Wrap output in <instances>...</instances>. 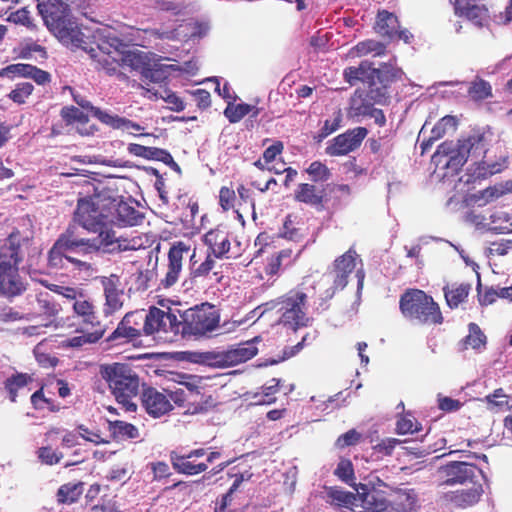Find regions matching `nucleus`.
<instances>
[{"label":"nucleus","mask_w":512,"mask_h":512,"mask_svg":"<svg viewBox=\"0 0 512 512\" xmlns=\"http://www.w3.org/2000/svg\"><path fill=\"white\" fill-rule=\"evenodd\" d=\"M236 200L235 191L228 187H222L219 192V204L224 211H229L234 208Z\"/></svg>","instance_id":"338daca9"},{"label":"nucleus","mask_w":512,"mask_h":512,"mask_svg":"<svg viewBox=\"0 0 512 512\" xmlns=\"http://www.w3.org/2000/svg\"><path fill=\"white\" fill-rule=\"evenodd\" d=\"M111 201H113V204L109 206L111 207L112 223L127 227L137 226L143 221L144 215L133 205L112 197Z\"/></svg>","instance_id":"4be33fe9"},{"label":"nucleus","mask_w":512,"mask_h":512,"mask_svg":"<svg viewBox=\"0 0 512 512\" xmlns=\"http://www.w3.org/2000/svg\"><path fill=\"white\" fill-rule=\"evenodd\" d=\"M450 2L457 16L466 18L477 27L489 25L491 15L485 5L475 4L473 0H450Z\"/></svg>","instance_id":"aec40b11"},{"label":"nucleus","mask_w":512,"mask_h":512,"mask_svg":"<svg viewBox=\"0 0 512 512\" xmlns=\"http://www.w3.org/2000/svg\"><path fill=\"white\" fill-rule=\"evenodd\" d=\"M204 244L208 247L209 253L215 258H229L227 253L230 250L228 233L220 228L209 230L203 237Z\"/></svg>","instance_id":"393cba45"},{"label":"nucleus","mask_w":512,"mask_h":512,"mask_svg":"<svg viewBox=\"0 0 512 512\" xmlns=\"http://www.w3.org/2000/svg\"><path fill=\"white\" fill-rule=\"evenodd\" d=\"M334 475L348 485H354L355 473L350 459L341 458L334 470Z\"/></svg>","instance_id":"8fccbe9b"},{"label":"nucleus","mask_w":512,"mask_h":512,"mask_svg":"<svg viewBox=\"0 0 512 512\" xmlns=\"http://www.w3.org/2000/svg\"><path fill=\"white\" fill-rule=\"evenodd\" d=\"M38 458L42 463L46 465H54L60 462L63 458V454L61 452L54 451L51 447L45 446L41 447L38 450Z\"/></svg>","instance_id":"69168bd1"},{"label":"nucleus","mask_w":512,"mask_h":512,"mask_svg":"<svg viewBox=\"0 0 512 512\" xmlns=\"http://www.w3.org/2000/svg\"><path fill=\"white\" fill-rule=\"evenodd\" d=\"M61 117L67 124L75 122L84 123L87 121V116L79 108L74 106H65L61 109Z\"/></svg>","instance_id":"052dcab7"},{"label":"nucleus","mask_w":512,"mask_h":512,"mask_svg":"<svg viewBox=\"0 0 512 512\" xmlns=\"http://www.w3.org/2000/svg\"><path fill=\"white\" fill-rule=\"evenodd\" d=\"M422 430L421 423L408 411L397 416L396 433L399 435L413 434Z\"/></svg>","instance_id":"c03bdc74"},{"label":"nucleus","mask_w":512,"mask_h":512,"mask_svg":"<svg viewBox=\"0 0 512 512\" xmlns=\"http://www.w3.org/2000/svg\"><path fill=\"white\" fill-rule=\"evenodd\" d=\"M109 430L115 438L119 439H134L139 436L137 427L125 421L109 422Z\"/></svg>","instance_id":"49530a36"},{"label":"nucleus","mask_w":512,"mask_h":512,"mask_svg":"<svg viewBox=\"0 0 512 512\" xmlns=\"http://www.w3.org/2000/svg\"><path fill=\"white\" fill-rule=\"evenodd\" d=\"M180 335L206 336L219 326L220 318L214 306L203 303L186 310L182 314Z\"/></svg>","instance_id":"6e6552de"},{"label":"nucleus","mask_w":512,"mask_h":512,"mask_svg":"<svg viewBox=\"0 0 512 512\" xmlns=\"http://www.w3.org/2000/svg\"><path fill=\"white\" fill-rule=\"evenodd\" d=\"M34 86L29 82L16 84V87L8 94V98L16 104H24L32 94Z\"/></svg>","instance_id":"864d4df0"},{"label":"nucleus","mask_w":512,"mask_h":512,"mask_svg":"<svg viewBox=\"0 0 512 512\" xmlns=\"http://www.w3.org/2000/svg\"><path fill=\"white\" fill-rule=\"evenodd\" d=\"M399 309L404 318L422 325H440L444 321L439 304L421 289H406L400 296Z\"/></svg>","instance_id":"0eeeda50"},{"label":"nucleus","mask_w":512,"mask_h":512,"mask_svg":"<svg viewBox=\"0 0 512 512\" xmlns=\"http://www.w3.org/2000/svg\"><path fill=\"white\" fill-rule=\"evenodd\" d=\"M100 375L116 401L127 411H136L137 405L132 400L139 392L140 381L137 374L126 364L113 363L101 365Z\"/></svg>","instance_id":"423d86ee"},{"label":"nucleus","mask_w":512,"mask_h":512,"mask_svg":"<svg viewBox=\"0 0 512 512\" xmlns=\"http://www.w3.org/2000/svg\"><path fill=\"white\" fill-rule=\"evenodd\" d=\"M294 200L314 207L318 210L324 207L326 202L325 189L315 183H300L294 191Z\"/></svg>","instance_id":"5701e85b"},{"label":"nucleus","mask_w":512,"mask_h":512,"mask_svg":"<svg viewBox=\"0 0 512 512\" xmlns=\"http://www.w3.org/2000/svg\"><path fill=\"white\" fill-rule=\"evenodd\" d=\"M36 302L39 315L45 317L49 322H52L62 310L61 305L48 292L39 293L36 297Z\"/></svg>","instance_id":"2f4dec72"},{"label":"nucleus","mask_w":512,"mask_h":512,"mask_svg":"<svg viewBox=\"0 0 512 512\" xmlns=\"http://www.w3.org/2000/svg\"><path fill=\"white\" fill-rule=\"evenodd\" d=\"M195 257L196 253L194 249L192 255L190 256V274L192 278L207 277L215 267V257L211 254H207L205 260L200 264H197Z\"/></svg>","instance_id":"a18cd8bd"},{"label":"nucleus","mask_w":512,"mask_h":512,"mask_svg":"<svg viewBox=\"0 0 512 512\" xmlns=\"http://www.w3.org/2000/svg\"><path fill=\"white\" fill-rule=\"evenodd\" d=\"M100 282L105 296L104 314L106 316L112 315L121 310L124 304V290L120 277L111 274L108 277H102Z\"/></svg>","instance_id":"6ab92c4d"},{"label":"nucleus","mask_w":512,"mask_h":512,"mask_svg":"<svg viewBox=\"0 0 512 512\" xmlns=\"http://www.w3.org/2000/svg\"><path fill=\"white\" fill-rule=\"evenodd\" d=\"M146 320V313L143 310L131 311L125 314L122 321L128 326L141 330V336L144 335V323Z\"/></svg>","instance_id":"5fc2aeb1"},{"label":"nucleus","mask_w":512,"mask_h":512,"mask_svg":"<svg viewBox=\"0 0 512 512\" xmlns=\"http://www.w3.org/2000/svg\"><path fill=\"white\" fill-rule=\"evenodd\" d=\"M367 135L368 130L365 127L348 129L328 142L325 153L331 157L345 156L357 150Z\"/></svg>","instance_id":"ddd939ff"},{"label":"nucleus","mask_w":512,"mask_h":512,"mask_svg":"<svg viewBox=\"0 0 512 512\" xmlns=\"http://www.w3.org/2000/svg\"><path fill=\"white\" fill-rule=\"evenodd\" d=\"M40 255L33 245V238L23 236L17 229L12 231L0 246V295L9 300L21 296L28 283L20 275L19 265L30 254Z\"/></svg>","instance_id":"f257e3e1"},{"label":"nucleus","mask_w":512,"mask_h":512,"mask_svg":"<svg viewBox=\"0 0 512 512\" xmlns=\"http://www.w3.org/2000/svg\"><path fill=\"white\" fill-rule=\"evenodd\" d=\"M189 251L190 246L182 241H178L170 247L166 272L158 284L159 290H168L178 282L182 272L184 254H187Z\"/></svg>","instance_id":"2eb2a0df"},{"label":"nucleus","mask_w":512,"mask_h":512,"mask_svg":"<svg viewBox=\"0 0 512 512\" xmlns=\"http://www.w3.org/2000/svg\"><path fill=\"white\" fill-rule=\"evenodd\" d=\"M205 455L206 450L204 448L193 449L185 454L172 451L170 461L174 470L178 473L193 476L208 469V464L205 461L198 460Z\"/></svg>","instance_id":"dca6fc26"},{"label":"nucleus","mask_w":512,"mask_h":512,"mask_svg":"<svg viewBox=\"0 0 512 512\" xmlns=\"http://www.w3.org/2000/svg\"><path fill=\"white\" fill-rule=\"evenodd\" d=\"M84 483H65L61 485L56 493V500L59 505H72L80 499L83 494Z\"/></svg>","instance_id":"473e14b6"},{"label":"nucleus","mask_w":512,"mask_h":512,"mask_svg":"<svg viewBox=\"0 0 512 512\" xmlns=\"http://www.w3.org/2000/svg\"><path fill=\"white\" fill-rule=\"evenodd\" d=\"M327 497L331 504L338 507H350L354 504L356 497L352 492L344 491L338 487H330Z\"/></svg>","instance_id":"09e8293b"},{"label":"nucleus","mask_w":512,"mask_h":512,"mask_svg":"<svg viewBox=\"0 0 512 512\" xmlns=\"http://www.w3.org/2000/svg\"><path fill=\"white\" fill-rule=\"evenodd\" d=\"M374 102L369 93L363 89H356L349 99L347 117L353 120L367 117Z\"/></svg>","instance_id":"a878e982"},{"label":"nucleus","mask_w":512,"mask_h":512,"mask_svg":"<svg viewBox=\"0 0 512 512\" xmlns=\"http://www.w3.org/2000/svg\"><path fill=\"white\" fill-rule=\"evenodd\" d=\"M34 355L37 363L43 368H54L58 365L59 359L41 350V345L34 348Z\"/></svg>","instance_id":"0e129e2a"},{"label":"nucleus","mask_w":512,"mask_h":512,"mask_svg":"<svg viewBox=\"0 0 512 512\" xmlns=\"http://www.w3.org/2000/svg\"><path fill=\"white\" fill-rule=\"evenodd\" d=\"M306 172L315 184L328 181L332 175L330 169L321 161H313Z\"/></svg>","instance_id":"603ef678"},{"label":"nucleus","mask_w":512,"mask_h":512,"mask_svg":"<svg viewBox=\"0 0 512 512\" xmlns=\"http://www.w3.org/2000/svg\"><path fill=\"white\" fill-rule=\"evenodd\" d=\"M76 332L80 333L81 335L69 338L67 341V345L69 347L79 348L86 344L97 343L105 334L104 332H100L98 330L82 329L81 327H77Z\"/></svg>","instance_id":"37998d69"},{"label":"nucleus","mask_w":512,"mask_h":512,"mask_svg":"<svg viewBox=\"0 0 512 512\" xmlns=\"http://www.w3.org/2000/svg\"><path fill=\"white\" fill-rule=\"evenodd\" d=\"M72 309L78 327L106 332V327L100 320L95 305L86 296L73 302Z\"/></svg>","instance_id":"f3484780"},{"label":"nucleus","mask_w":512,"mask_h":512,"mask_svg":"<svg viewBox=\"0 0 512 512\" xmlns=\"http://www.w3.org/2000/svg\"><path fill=\"white\" fill-rule=\"evenodd\" d=\"M140 337L141 330H136L121 320L116 329L107 337V342L115 345H124L129 342H134Z\"/></svg>","instance_id":"72a5a7b5"},{"label":"nucleus","mask_w":512,"mask_h":512,"mask_svg":"<svg viewBox=\"0 0 512 512\" xmlns=\"http://www.w3.org/2000/svg\"><path fill=\"white\" fill-rule=\"evenodd\" d=\"M472 290L469 282H452L443 287L444 298L450 309H457L465 303Z\"/></svg>","instance_id":"cd10ccee"},{"label":"nucleus","mask_w":512,"mask_h":512,"mask_svg":"<svg viewBox=\"0 0 512 512\" xmlns=\"http://www.w3.org/2000/svg\"><path fill=\"white\" fill-rule=\"evenodd\" d=\"M362 439L361 433H359L356 429H350L347 432L341 434L336 442L335 446L338 449H344L349 446H354L360 442Z\"/></svg>","instance_id":"bf43d9fd"},{"label":"nucleus","mask_w":512,"mask_h":512,"mask_svg":"<svg viewBox=\"0 0 512 512\" xmlns=\"http://www.w3.org/2000/svg\"><path fill=\"white\" fill-rule=\"evenodd\" d=\"M140 399L145 411L154 418L161 417L173 409L170 398L154 387L143 388Z\"/></svg>","instance_id":"412c9836"},{"label":"nucleus","mask_w":512,"mask_h":512,"mask_svg":"<svg viewBox=\"0 0 512 512\" xmlns=\"http://www.w3.org/2000/svg\"><path fill=\"white\" fill-rule=\"evenodd\" d=\"M280 380L272 378L267 385L262 387V399L258 404H272L276 401L275 394L279 391Z\"/></svg>","instance_id":"13d9d810"},{"label":"nucleus","mask_w":512,"mask_h":512,"mask_svg":"<svg viewBox=\"0 0 512 512\" xmlns=\"http://www.w3.org/2000/svg\"><path fill=\"white\" fill-rule=\"evenodd\" d=\"M373 70L372 64L368 61H362L359 66H350L344 69L343 76L347 83L351 86L357 82H372L371 71Z\"/></svg>","instance_id":"f704fd0d"},{"label":"nucleus","mask_w":512,"mask_h":512,"mask_svg":"<svg viewBox=\"0 0 512 512\" xmlns=\"http://www.w3.org/2000/svg\"><path fill=\"white\" fill-rule=\"evenodd\" d=\"M257 342L258 337H255L251 340L231 346L227 350L207 352L205 359L214 367H232L255 357L258 353Z\"/></svg>","instance_id":"9d476101"},{"label":"nucleus","mask_w":512,"mask_h":512,"mask_svg":"<svg viewBox=\"0 0 512 512\" xmlns=\"http://www.w3.org/2000/svg\"><path fill=\"white\" fill-rule=\"evenodd\" d=\"M399 21L395 14L387 10L379 11L376 18L375 29L381 36L394 38L398 33Z\"/></svg>","instance_id":"c756f323"},{"label":"nucleus","mask_w":512,"mask_h":512,"mask_svg":"<svg viewBox=\"0 0 512 512\" xmlns=\"http://www.w3.org/2000/svg\"><path fill=\"white\" fill-rule=\"evenodd\" d=\"M32 381L33 377L28 373L16 372L8 377L4 382V389L8 393L9 400L15 403L17 401L18 391Z\"/></svg>","instance_id":"c9c22d12"},{"label":"nucleus","mask_w":512,"mask_h":512,"mask_svg":"<svg viewBox=\"0 0 512 512\" xmlns=\"http://www.w3.org/2000/svg\"><path fill=\"white\" fill-rule=\"evenodd\" d=\"M305 295L300 289H291L282 295L279 324L297 331L312 325L314 319L308 315Z\"/></svg>","instance_id":"1a4fd4ad"},{"label":"nucleus","mask_w":512,"mask_h":512,"mask_svg":"<svg viewBox=\"0 0 512 512\" xmlns=\"http://www.w3.org/2000/svg\"><path fill=\"white\" fill-rule=\"evenodd\" d=\"M476 472H481L477 466L466 462L452 461L437 470L438 486H453L473 482Z\"/></svg>","instance_id":"f8f14e48"},{"label":"nucleus","mask_w":512,"mask_h":512,"mask_svg":"<svg viewBox=\"0 0 512 512\" xmlns=\"http://www.w3.org/2000/svg\"><path fill=\"white\" fill-rule=\"evenodd\" d=\"M487 140L485 133L473 131L466 138L444 141L432 155L431 161L438 169L445 170L444 176L457 174L467 162L470 155L477 157L486 154Z\"/></svg>","instance_id":"20e7f679"},{"label":"nucleus","mask_w":512,"mask_h":512,"mask_svg":"<svg viewBox=\"0 0 512 512\" xmlns=\"http://www.w3.org/2000/svg\"><path fill=\"white\" fill-rule=\"evenodd\" d=\"M354 49L359 55H366L371 52H375L376 55H382L385 53L386 47L381 42L374 40H366L359 42Z\"/></svg>","instance_id":"4d7b16f0"},{"label":"nucleus","mask_w":512,"mask_h":512,"mask_svg":"<svg viewBox=\"0 0 512 512\" xmlns=\"http://www.w3.org/2000/svg\"><path fill=\"white\" fill-rule=\"evenodd\" d=\"M467 95L474 102H482L493 97L492 86L488 81L477 76L469 83Z\"/></svg>","instance_id":"e433bc0d"},{"label":"nucleus","mask_w":512,"mask_h":512,"mask_svg":"<svg viewBox=\"0 0 512 512\" xmlns=\"http://www.w3.org/2000/svg\"><path fill=\"white\" fill-rule=\"evenodd\" d=\"M116 52L119 51L115 50L112 53L101 52V54L97 56V62L100 66V69H102L106 74L117 75L118 77H121L124 76V73L121 72V59L116 55Z\"/></svg>","instance_id":"ea45409f"},{"label":"nucleus","mask_w":512,"mask_h":512,"mask_svg":"<svg viewBox=\"0 0 512 512\" xmlns=\"http://www.w3.org/2000/svg\"><path fill=\"white\" fill-rule=\"evenodd\" d=\"M342 123V112L338 109L334 114L333 120H325L324 125L319 131L318 141L328 137L333 132L337 131L341 127Z\"/></svg>","instance_id":"6e6d98bb"},{"label":"nucleus","mask_w":512,"mask_h":512,"mask_svg":"<svg viewBox=\"0 0 512 512\" xmlns=\"http://www.w3.org/2000/svg\"><path fill=\"white\" fill-rule=\"evenodd\" d=\"M508 166L506 157H501L497 161L488 163L487 161H478L472 164L467 169L468 180L467 182H476L484 180L492 175L502 172Z\"/></svg>","instance_id":"b1692460"},{"label":"nucleus","mask_w":512,"mask_h":512,"mask_svg":"<svg viewBox=\"0 0 512 512\" xmlns=\"http://www.w3.org/2000/svg\"><path fill=\"white\" fill-rule=\"evenodd\" d=\"M469 334L461 341V350H479L486 345V336L476 323L468 325Z\"/></svg>","instance_id":"a19ab883"},{"label":"nucleus","mask_w":512,"mask_h":512,"mask_svg":"<svg viewBox=\"0 0 512 512\" xmlns=\"http://www.w3.org/2000/svg\"><path fill=\"white\" fill-rule=\"evenodd\" d=\"M300 290L305 295L306 303H311L312 311L316 314H322L330 308V300L337 292L325 278H321L311 285L302 286Z\"/></svg>","instance_id":"4468645a"},{"label":"nucleus","mask_w":512,"mask_h":512,"mask_svg":"<svg viewBox=\"0 0 512 512\" xmlns=\"http://www.w3.org/2000/svg\"><path fill=\"white\" fill-rule=\"evenodd\" d=\"M403 74L402 69L390 64H383L379 68H373L370 76H372V81L377 78L386 87L390 83L401 80Z\"/></svg>","instance_id":"4c0bfd02"},{"label":"nucleus","mask_w":512,"mask_h":512,"mask_svg":"<svg viewBox=\"0 0 512 512\" xmlns=\"http://www.w3.org/2000/svg\"><path fill=\"white\" fill-rule=\"evenodd\" d=\"M459 119L453 115H445L438 120L431 132L436 138L441 139L449 133L456 131Z\"/></svg>","instance_id":"de8ad7c7"},{"label":"nucleus","mask_w":512,"mask_h":512,"mask_svg":"<svg viewBox=\"0 0 512 512\" xmlns=\"http://www.w3.org/2000/svg\"><path fill=\"white\" fill-rule=\"evenodd\" d=\"M7 21L8 22H12V23L17 24V25H23V26H25L27 28H31L33 26V22H32V19H31L30 12L25 7L21 8V9H18L15 12H12L7 17Z\"/></svg>","instance_id":"e2e57ef3"},{"label":"nucleus","mask_w":512,"mask_h":512,"mask_svg":"<svg viewBox=\"0 0 512 512\" xmlns=\"http://www.w3.org/2000/svg\"><path fill=\"white\" fill-rule=\"evenodd\" d=\"M103 250L110 252L114 249H107L100 239L82 237L77 224H70L61 233L48 251V265L53 269H63L67 263H71L78 269L88 268L89 264L69 255V252H81L91 254Z\"/></svg>","instance_id":"7ed1b4c3"},{"label":"nucleus","mask_w":512,"mask_h":512,"mask_svg":"<svg viewBox=\"0 0 512 512\" xmlns=\"http://www.w3.org/2000/svg\"><path fill=\"white\" fill-rule=\"evenodd\" d=\"M30 64L16 63L10 64L0 70V77L14 78L15 76L27 77Z\"/></svg>","instance_id":"680f3d73"},{"label":"nucleus","mask_w":512,"mask_h":512,"mask_svg":"<svg viewBox=\"0 0 512 512\" xmlns=\"http://www.w3.org/2000/svg\"><path fill=\"white\" fill-rule=\"evenodd\" d=\"M48 29L65 45L87 50L88 42L71 17L68 0H46L37 4Z\"/></svg>","instance_id":"39448f33"},{"label":"nucleus","mask_w":512,"mask_h":512,"mask_svg":"<svg viewBox=\"0 0 512 512\" xmlns=\"http://www.w3.org/2000/svg\"><path fill=\"white\" fill-rule=\"evenodd\" d=\"M181 327V321L170 307H167V310H163L156 306H151L146 313L144 335L170 334L172 337H176L180 335Z\"/></svg>","instance_id":"9b49d317"},{"label":"nucleus","mask_w":512,"mask_h":512,"mask_svg":"<svg viewBox=\"0 0 512 512\" xmlns=\"http://www.w3.org/2000/svg\"><path fill=\"white\" fill-rule=\"evenodd\" d=\"M31 404L35 410L48 409L50 412H58L61 407L52 399L45 397L44 389L41 387L31 395Z\"/></svg>","instance_id":"3c124183"},{"label":"nucleus","mask_w":512,"mask_h":512,"mask_svg":"<svg viewBox=\"0 0 512 512\" xmlns=\"http://www.w3.org/2000/svg\"><path fill=\"white\" fill-rule=\"evenodd\" d=\"M27 319L24 314L16 311L13 307L8 305L0 306V322L10 323Z\"/></svg>","instance_id":"774afa93"},{"label":"nucleus","mask_w":512,"mask_h":512,"mask_svg":"<svg viewBox=\"0 0 512 512\" xmlns=\"http://www.w3.org/2000/svg\"><path fill=\"white\" fill-rule=\"evenodd\" d=\"M483 488L481 484L474 485L472 488L458 490L452 492L449 495V500L459 507L472 506L480 500L483 494Z\"/></svg>","instance_id":"7c9ffc66"},{"label":"nucleus","mask_w":512,"mask_h":512,"mask_svg":"<svg viewBox=\"0 0 512 512\" xmlns=\"http://www.w3.org/2000/svg\"><path fill=\"white\" fill-rule=\"evenodd\" d=\"M363 506L369 512H388L389 499L380 491L373 490L364 494Z\"/></svg>","instance_id":"79ce46f5"},{"label":"nucleus","mask_w":512,"mask_h":512,"mask_svg":"<svg viewBox=\"0 0 512 512\" xmlns=\"http://www.w3.org/2000/svg\"><path fill=\"white\" fill-rule=\"evenodd\" d=\"M418 503V494L414 489H399L389 498L388 512H413Z\"/></svg>","instance_id":"bb28decb"},{"label":"nucleus","mask_w":512,"mask_h":512,"mask_svg":"<svg viewBox=\"0 0 512 512\" xmlns=\"http://www.w3.org/2000/svg\"><path fill=\"white\" fill-rule=\"evenodd\" d=\"M110 204H113V201L107 193H95L79 198L73 214V222L88 232L97 234L95 238L100 239L107 249L115 243V232L111 228Z\"/></svg>","instance_id":"f03ea898"},{"label":"nucleus","mask_w":512,"mask_h":512,"mask_svg":"<svg viewBox=\"0 0 512 512\" xmlns=\"http://www.w3.org/2000/svg\"><path fill=\"white\" fill-rule=\"evenodd\" d=\"M96 115L98 116V120L101 123L106 124V125L112 127L113 129L127 130L133 135H136V134L132 131L138 132V131L143 130V127L140 124L133 122L130 119L120 117L118 115H112L103 110H96Z\"/></svg>","instance_id":"c85d7f7f"},{"label":"nucleus","mask_w":512,"mask_h":512,"mask_svg":"<svg viewBox=\"0 0 512 512\" xmlns=\"http://www.w3.org/2000/svg\"><path fill=\"white\" fill-rule=\"evenodd\" d=\"M251 112L253 117H257L259 114V109L247 103H229L224 110V115L230 123H237Z\"/></svg>","instance_id":"58836bf2"},{"label":"nucleus","mask_w":512,"mask_h":512,"mask_svg":"<svg viewBox=\"0 0 512 512\" xmlns=\"http://www.w3.org/2000/svg\"><path fill=\"white\" fill-rule=\"evenodd\" d=\"M357 257L356 251L349 249L334 260L329 275L332 278L331 286L337 291L343 290L347 286L348 278L356 267Z\"/></svg>","instance_id":"a211bd4d"}]
</instances>
